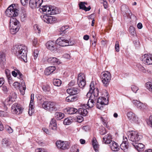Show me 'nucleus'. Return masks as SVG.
Instances as JSON below:
<instances>
[{
	"label": "nucleus",
	"mask_w": 152,
	"mask_h": 152,
	"mask_svg": "<svg viewBox=\"0 0 152 152\" xmlns=\"http://www.w3.org/2000/svg\"><path fill=\"white\" fill-rule=\"evenodd\" d=\"M90 90L86 95L89 99L86 106L88 108L93 107L94 105V101L97 98L98 95V89L94 88V83L91 82L90 85Z\"/></svg>",
	"instance_id": "f257e3e1"
},
{
	"label": "nucleus",
	"mask_w": 152,
	"mask_h": 152,
	"mask_svg": "<svg viewBox=\"0 0 152 152\" xmlns=\"http://www.w3.org/2000/svg\"><path fill=\"white\" fill-rule=\"evenodd\" d=\"M13 52L18 57L22 59L25 62L27 61V48L23 45H15L13 47Z\"/></svg>",
	"instance_id": "f03ea898"
},
{
	"label": "nucleus",
	"mask_w": 152,
	"mask_h": 152,
	"mask_svg": "<svg viewBox=\"0 0 152 152\" xmlns=\"http://www.w3.org/2000/svg\"><path fill=\"white\" fill-rule=\"evenodd\" d=\"M10 32L11 34H16L19 29V23L15 18H12L10 19Z\"/></svg>",
	"instance_id": "7ed1b4c3"
},
{
	"label": "nucleus",
	"mask_w": 152,
	"mask_h": 152,
	"mask_svg": "<svg viewBox=\"0 0 152 152\" xmlns=\"http://www.w3.org/2000/svg\"><path fill=\"white\" fill-rule=\"evenodd\" d=\"M56 103L53 102L45 101L42 104L43 108L48 110L50 113H53L58 110Z\"/></svg>",
	"instance_id": "20e7f679"
},
{
	"label": "nucleus",
	"mask_w": 152,
	"mask_h": 152,
	"mask_svg": "<svg viewBox=\"0 0 152 152\" xmlns=\"http://www.w3.org/2000/svg\"><path fill=\"white\" fill-rule=\"evenodd\" d=\"M100 78L104 86L107 87L109 85L110 81L111 76L109 72L105 71L101 73Z\"/></svg>",
	"instance_id": "39448f33"
},
{
	"label": "nucleus",
	"mask_w": 152,
	"mask_h": 152,
	"mask_svg": "<svg viewBox=\"0 0 152 152\" xmlns=\"http://www.w3.org/2000/svg\"><path fill=\"white\" fill-rule=\"evenodd\" d=\"M14 6H15L14 4L10 5L5 11L6 15L10 18H15V17L18 15V10L14 8Z\"/></svg>",
	"instance_id": "423d86ee"
},
{
	"label": "nucleus",
	"mask_w": 152,
	"mask_h": 152,
	"mask_svg": "<svg viewBox=\"0 0 152 152\" xmlns=\"http://www.w3.org/2000/svg\"><path fill=\"white\" fill-rule=\"evenodd\" d=\"M127 134H128V137L129 140L134 142H137L141 139V136L139 135L135 131L129 132Z\"/></svg>",
	"instance_id": "0eeeda50"
},
{
	"label": "nucleus",
	"mask_w": 152,
	"mask_h": 152,
	"mask_svg": "<svg viewBox=\"0 0 152 152\" xmlns=\"http://www.w3.org/2000/svg\"><path fill=\"white\" fill-rule=\"evenodd\" d=\"M70 40L65 39L63 37L58 38L56 40V44L59 45L64 47L67 46L69 45H72L74 44V43H72L71 42H70Z\"/></svg>",
	"instance_id": "6e6552de"
},
{
	"label": "nucleus",
	"mask_w": 152,
	"mask_h": 152,
	"mask_svg": "<svg viewBox=\"0 0 152 152\" xmlns=\"http://www.w3.org/2000/svg\"><path fill=\"white\" fill-rule=\"evenodd\" d=\"M23 109L20 105L18 103H15L11 107V111L13 114H19L22 113Z\"/></svg>",
	"instance_id": "1a4fd4ad"
},
{
	"label": "nucleus",
	"mask_w": 152,
	"mask_h": 152,
	"mask_svg": "<svg viewBox=\"0 0 152 152\" xmlns=\"http://www.w3.org/2000/svg\"><path fill=\"white\" fill-rule=\"evenodd\" d=\"M141 60L145 65H149L152 64V55L145 54L142 56Z\"/></svg>",
	"instance_id": "9d476101"
},
{
	"label": "nucleus",
	"mask_w": 152,
	"mask_h": 152,
	"mask_svg": "<svg viewBox=\"0 0 152 152\" xmlns=\"http://www.w3.org/2000/svg\"><path fill=\"white\" fill-rule=\"evenodd\" d=\"M77 84L79 87L80 88L84 87L86 84L85 77L83 74H79L78 76Z\"/></svg>",
	"instance_id": "9b49d317"
},
{
	"label": "nucleus",
	"mask_w": 152,
	"mask_h": 152,
	"mask_svg": "<svg viewBox=\"0 0 152 152\" xmlns=\"http://www.w3.org/2000/svg\"><path fill=\"white\" fill-rule=\"evenodd\" d=\"M108 103V100L104 97H100L98 99L96 103L97 107L100 109L103 108V105L107 104Z\"/></svg>",
	"instance_id": "f8f14e48"
},
{
	"label": "nucleus",
	"mask_w": 152,
	"mask_h": 152,
	"mask_svg": "<svg viewBox=\"0 0 152 152\" xmlns=\"http://www.w3.org/2000/svg\"><path fill=\"white\" fill-rule=\"evenodd\" d=\"M16 95L14 92L10 94L9 97L7 98L4 101V104L6 105L10 106L15 101L16 99Z\"/></svg>",
	"instance_id": "ddd939ff"
},
{
	"label": "nucleus",
	"mask_w": 152,
	"mask_h": 152,
	"mask_svg": "<svg viewBox=\"0 0 152 152\" xmlns=\"http://www.w3.org/2000/svg\"><path fill=\"white\" fill-rule=\"evenodd\" d=\"M56 144L58 148L62 150L68 149L70 147L69 144L66 141L59 140L57 141Z\"/></svg>",
	"instance_id": "4468645a"
},
{
	"label": "nucleus",
	"mask_w": 152,
	"mask_h": 152,
	"mask_svg": "<svg viewBox=\"0 0 152 152\" xmlns=\"http://www.w3.org/2000/svg\"><path fill=\"white\" fill-rule=\"evenodd\" d=\"M47 14L41 16L42 20L48 23H54L56 20V18L53 16H48Z\"/></svg>",
	"instance_id": "2eb2a0df"
},
{
	"label": "nucleus",
	"mask_w": 152,
	"mask_h": 152,
	"mask_svg": "<svg viewBox=\"0 0 152 152\" xmlns=\"http://www.w3.org/2000/svg\"><path fill=\"white\" fill-rule=\"evenodd\" d=\"M46 45L47 48L51 51H55L57 50L56 43L53 41H49L46 43Z\"/></svg>",
	"instance_id": "dca6fc26"
},
{
	"label": "nucleus",
	"mask_w": 152,
	"mask_h": 152,
	"mask_svg": "<svg viewBox=\"0 0 152 152\" xmlns=\"http://www.w3.org/2000/svg\"><path fill=\"white\" fill-rule=\"evenodd\" d=\"M34 94H32L31 95L30 102L29 105L28 113L30 115H31L34 112Z\"/></svg>",
	"instance_id": "f3484780"
},
{
	"label": "nucleus",
	"mask_w": 152,
	"mask_h": 152,
	"mask_svg": "<svg viewBox=\"0 0 152 152\" xmlns=\"http://www.w3.org/2000/svg\"><path fill=\"white\" fill-rule=\"evenodd\" d=\"M86 106H87L86 104H83L80 107L78 110L79 113L83 116H86L88 113L87 110L88 108Z\"/></svg>",
	"instance_id": "a211bd4d"
},
{
	"label": "nucleus",
	"mask_w": 152,
	"mask_h": 152,
	"mask_svg": "<svg viewBox=\"0 0 152 152\" xmlns=\"http://www.w3.org/2000/svg\"><path fill=\"white\" fill-rule=\"evenodd\" d=\"M123 140H124L121 144L120 147L121 149L124 151H127L129 146L127 142L128 140L126 137H125L124 138V137H123Z\"/></svg>",
	"instance_id": "6ab92c4d"
},
{
	"label": "nucleus",
	"mask_w": 152,
	"mask_h": 152,
	"mask_svg": "<svg viewBox=\"0 0 152 152\" xmlns=\"http://www.w3.org/2000/svg\"><path fill=\"white\" fill-rule=\"evenodd\" d=\"M132 102L134 105L140 110L143 109L146 107V105L140 101L134 100Z\"/></svg>",
	"instance_id": "aec40b11"
},
{
	"label": "nucleus",
	"mask_w": 152,
	"mask_h": 152,
	"mask_svg": "<svg viewBox=\"0 0 152 152\" xmlns=\"http://www.w3.org/2000/svg\"><path fill=\"white\" fill-rule=\"evenodd\" d=\"M47 61L48 63L53 64H59L61 63L59 59L55 57L49 58L47 60Z\"/></svg>",
	"instance_id": "412c9836"
},
{
	"label": "nucleus",
	"mask_w": 152,
	"mask_h": 152,
	"mask_svg": "<svg viewBox=\"0 0 152 152\" xmlns=\"http://www.w3.org/2000/svg\"><path fill=\"white\" fill-rule=\"evenodd\" d=\"M79 91V90L77 88H68L67 90V93L72 95L77 94Z\"/></svg>",
	"instance_id": "4be33fe9"
},
{
	"label": "nucleus",
	"mask_w": 152,
	"mask_h": 152,
	"mask_svg": "<svg viewBox=\"0 0 152 152\" xmlns=\"http://www.w3.org/2000/svg\"><path fill=\"white\" fill-rule=\"evenodd\" d=\"M87 3L85 2H81L79 4V6L80 9H82L86 11H88L90 10L91 7L90 6L88 7H87L85 5H87Z\"/></svg>",
	"instance_id": "5701e85b"
},
{
	"label": "nucleus",
	"mask_w": 152,
	"mask_h": 152,
	"mask_svg": "<svg viewBox=\"0 0 152 152\" xmlns=\"http://www.w3.org/2000/svg\"><path fill=\"white\" fill-rule=\"evenodd\" d=\"M127 115L129 120L133 122H136V120L137 118L135 116V114L132 112H128L127 113Z\"/></svg>",
	"instance_id": "b1692460"
},
{
	"label": "nucleus",
	"mask_w": 152,
	"mask_h": 152,
	"mask_svg": "<svg viewBox=\"0 0 152 152\" xmlns=\"http://www.w3.org/2000/svg\"><path fill=\"white\" fill-rule=\"evenodd\" d=\"M56 69V68L54 66L48 67L46 69L45 71V73L46 75H49L52 73Z\"/></svg>",
	"instance_id": "393cba45"
},
{
	"label": "nucleus",
	"mask_w": 152,
	"mask_h": 152,
	"mask_svg": "<svg viewBox=\"0 0 152 152\" xmlns=\"http://www.w3.org/2000/svg\"><path fill=\"white\" fill-rule=\"evenodd\" d=\"M52 7L51 6H49L47 5H45L42 6L40 9L43 12H47V14L50 15Z\"/></svg>",
	"instance_id": "a878e982"
},
{
	"label": "nucleus",
	"mask_w": 152,
	"mask_h": 152,
	"mask_svg": "<svg viewBox=\"0 0 152 152\" xmlns=\"http://www.w3.org/2000/svg\"><path fill=\"white\" fill-rule=\"evenodd\" d=\"M132 144L135 148L138 151H142L144 147V145L141 143H137V142H133Z\"/></svg>",
	"instance_id": "bb28decb"
},
{
	"label": "nucleus",
	"mask_w": 152,
	"mask_h": 152,
	"mask_svg": "<svg viewBox=\"0 0 152 152\" xmlns=\"http://www.w3.org/2000/svg\"><path fill=\"white\" fill-rule=\"evenodd\" d=\"M112 142L111 136L109 134L105 135L103 138V142L105 144L110 143Z\"/></svg>",
	"instance_id": "cd10ccee"
},
{
	"label": "nucleus",
	"mask_w": 152,
	"mask_h": 152,
	"mask_svg": "<svg viewBox=\"0 0 152 152\" xmlns=\"http://www.w3.org/2000/svg\"><path fill=\"white\" fill-rule=\"evenodd\" d=\"M110 144V147L113 151H117L119 149V145L117 143L114 141H112Z\"/></svg>",
	"instance_id": "c85d7f7f"
},
{
	"label": "nucleus",
	"mask_w": 152,
	"mask_h": 152,
	"mask_svg": "<svg viewBox=\"0 0 152 152\" xmlns=\"http://www.w3.org/2000/svg\"><path fill=\"white\" fill-rule=\"evenodd\" d=\"M121 11L123 15H127L129 14V10L127 6L126 5L123 4L121 5Z\"/></svg>",
	"instance_id": "c756f323"
},
{
	"label": "nucleus",
	"mask_w": 152,
	"mask_h": 152,
	"mask_svg": "<svg viewBox=\"0 0 152 152\" xmlns=\"http://www.w3.org/2000/svg\"><path fill=\"white\" fill-rule=\"evenodd\" d=\"M50 129L54 130H56L57 128V124L56 123V120L54 118L52 119L50 122L49 125Z\"/></svg>",
	"instance_id": "7c9ffc66"
},
{
	"label": "nucleus",
	"mask_w": 152,
	"mask_h": 152,
	"mask_svg": "<svg viewBox=\"0 0 152 152\" xmlns=\"http://www.w3.org/2000/svg\"><path fill=\"white\" fill-rule=\"evenodd\" d=\"M77 99V96H74L73 95H71L66 97V101L68 102H72L76 101Z\"/></svg>",
	"instance_id": "2f4dec72"
},
{
	"label": "nucleus",
	"mask_w": 152,
	"mask_h": 152,
	"mask_svg": "<svg viewBox=\"0 0 152 152\" xmlns=\"http://www.w3.org/2000/svg\"><path fill=\"white\" fill-rule=\"evenodd\" d=\"M92 143L93 147L95 152H98L99 145L95 137L93 138Z\"/></svg>",
	"instance_id": "473e14b6"
},
{
	"label": "nucleus",
	"mask_w": 152,
	"mask_h": 152,
	"mask_svg": "<svg viewBox=\"0 0 152 152\" xmlns=\"http://www.w3.org/2000/svg\"><path fill=\"white\" fill-rule=\"evenodd\" d=\"M66 111L68 114H72L76 113L78 110L75 108L71 107L67 108Z\"/></svg>",
	"instance_id": "72a5a7b5"
},
{
	"label": "nucleus",
	"mask_w": 152,
	"mask_h": 152,
	"mask_svg": "<svg viewBox=\"0 0 152 152\" xmlns=\"http://www.w3.org/2000/svg\"><path fill=\"white\" fill-rule=\"evenodd\" d=\"M55 117L58 120H61L64 117V114L59 112H57L55 114Z\"/></svg>",
	"instance_id": "f704fd0d"
},
{
	"label": "nucleus",
	"mask_w": 152,
	"mask_h": 152,
	"mask_svg": "<svg viewBox=\"0 0 152 152\" xmlns=\"http://www.w3.org/2000/svg\"><path fill=\"white\" fill-rule=\"evenodd\" d=\"M22 85V86H20L19 89L20 90L21 94L22 95H23L25 94V90L26 89V86L25 85L24 83H23L22 82H21Z\"/></svg>",
	"instance_id": "c9c22d12"
},
{
	"label": "nucleus",
	"mask_w": 152,
	"mask_h": 152,
	"mask_svg": "<svg viewBox=\"0 0 152 152\" xmlns=\"http://www.w3.org/2000/svg\"><path fill=\"white\" fill-rule=\"evenodd\" d=\"M60 12V10L57 7H52L50 15H54L58 14Z\"/></svg>",
	"instance_id": "e433bc0d"
},
{
	"label": "nucleus",
	"mask_w": 152,
	"mask_h": 152,
	"mask_svg": "<svg viewBox=\"0 0 152 152\" xmlns=\"http://www.w3.org/2000/svg\"><path fill=\"white\" fill-rule=\"evenodd\" d=\"M53 83L56 86H59L61 84V82L59 79H54L53 80Z\"/></svg>",
	"instance_id": "4c0bfd02"
},
{
	"label": "nucleus",
	"mask_w": 152,
	"mask_h": 152,
	"mask_svg": "<svg viewBox=\"0 0 152 152\" xmlns=\"http://www.w3.org/2000/svg\"><path fill=\"white\" fill-rule=\"evenodd\" d=\"M145 86L152 93V82H147L145 84Z\"/></svg>",
	"instance_id": "58836bf2"
},
{
	"label": "nucleus",
	"mask_w": 152,
	"mask_h": 152,
	"mask_svg": "<svg viewBox=\"0 0 152 152\" xmlns=\"http://www.w3.org/2000/svg\"><path fill=\"white\" fill-rule=\"evenodd\" d=\"M29 5L30 7L32 9L37 7V5L36 4L35 0H30Z\"/></svg>",
	"instance_id": "ea45409f"
},
{
	"label": "nucleus",
	"mask_w": 152,
	"mask_h": 152,
	"mask_svg": "<svg viewBox=\"0 0 152 152\" xmlns=\"http://www.w3.org/2000/svg\"><path fill=\"white\" fill-rule=\"evenodd\" d=\"M27 16L25 12H22L20 15V19L22 22H24L26 20Z\"/></svg>",
	"instance_id": "a19ab883"
},
{
	"label": "nucleus",
	"mask_w": 152,
	"mask_h": 152,
	"mask_svg": "<svg viewBox=\"0 0 152 152\" xmlns=\"http://www.w3.org/2000/svg\"><path fill=\"white\" fill-rule=\"evenodd\" d=\"M129 30L131 34L133 36L136 35V32L134 28L132 26H130L129 27Z\"/></svg>",
	"instance_id": "79ce46f5"
},
{
	"label": "nucleus",
	"mask_w": 152,
	"mask_h": 152,
	"mask_svg": "<svg viewBox=\"0 0 152 152\" xmlns=\"http://www.w3.org/2000/svg\"><path fill=\"white\" fill-rule=\"evenodd\" d=\"M43 91L45 92H48L50 91V86L48 85H43L42 87Z\"/></svg>",
	"instance_id": "37998d69"
},
{
	"label": "nucleus",
	"mask_w": 152,
	"mask_h": 152,
	"mask_svg": "<svg viewBox=\"0 0 152 152\" xmlns=\"http://www.w3.org/2000/svg\"><path fill=\"white\" fill-rule=\"evenodd\" d=\"M137 66L138 68V69L140 71L143 72H146V70L141 65L139 64H137Z\"/></svg>",
	"instance_id": "c03bdc74"
},
{
	"label": "nucleus",
	"mask_w": 152,
	"mask_h": 152,
	"mask_svg": "<svg viewBox=\"0 0 152 152\" xmlns=\"http://www.w3.org/2000/svg\"><path fill=\"white\" fill-rule=\"evenodd\" d=\"M72 122L71 120L69 118H66L64 119L63 123L64 125H69L72 123Z\"/></svg>",
	"instance_id": "a18cd8bd"
},
{
	"label": "nucleus",
	"mask_w": 152,
	"mask_h": 152,
	"mask_svg": "<svg viewBox=\"0 0 152 152\" xmlns=\"http://www.w3.org/2000/svg\"><path fill=\"white\" fill-rule=\"evenodd\" d=\"M2 144L5 146H8L9 145V142L7 139L4 138L2 140Z\"/></svg>",
	"instance_id": "49530a36"
},
{
	"label": "nucleus",
	"mask_w": 152,
	"mask_h": 152,
	"mask_svg": "<svg viewBox=\"0 0 152 152\" xmlns=\"http://www.w3.org/2000/svg\"><path fill=\"white\" fill-rule=\"evenodd\" d=\"M18 73V78L19 79L21 80L23 82V74L20 72L18 69L15 70Z\"/></svg>",
	"instance_id": "de8ad7c7"
},
{
	"label": "nucleus",
	"mask_w": 152,
	"mask_h": 152,
	"mask_svg": "<svg viewBox=\"0 0 152 152\" xmlns=\"http://www.w3.org/2000/svg\"><path fill=\"white\" fill-rule=\"evenodd\" d=\"M34 29L35 31V32L39 34L40 32V29L39 28L38 25L35 24L34 26Z\"/></svg>",
	"instance_id": "09e8293b"
},
{
	"label": "nucleus",
	"mask_w": 152,
	"mask_h": 152,
	"mask_svg": "<svg viewBox=\"0 0 152 152\" xmlns=\"http://www.w3.org/2000/svg\"><path fill=\"white\" fill-rule=\"evenodd\" d=\"M35 3L37 5V7L38 8L40 7L43 2V0H36Z\"/></svg>",
	"instance_id": "8fccbe9b"
},
{
	"label": "nucleus",
	"mask_w": 152,
	"mask_h": 152,
	"mask_svg": "<svg viewBox=\"0 0 152 152\" xmlns=\"http://www.w3.org/2000/svg\"><path fill=\"white\" fill-rule=\"evenodd\" d=\"M8 113L7 112L0 111V116L1 117H6L7 116Z\"/></svg>",
	"instance_id": "3c124183"
},
{
	"label": "nucleus",
	"mask_w": 152,
	"mask_h": 152,
	"mask_svg": "<svg viewBox=\"0 0 152 152\" xmlns=\"http://www.w3.org/2000/svg\"><path fill=\"white\" fill-rule=\"evenodd\" d=\"M5 72L7 78H9L10 77H11L10 72L9 69H6L5 70Z\"/></svg>",
	"instance_id": "603ef678"
},
{
	"label": "nucleus",
	"mask_w": 152,
	"mask_h": 152,
	"mask_svg": "<svg viewBox=\"0 0 152 152\" xmlns=\"http://www.w3.org/2000/svg\"><path fill=\"white\" fill-rule=\"evenodd\" d=\"M131 89L133 92L136 93L137 91L139 90V88L136 86L132 85L131 86Z\"/></svg>",
	"instance_id": "864d4df0"
},
{
	"label": "nucleus",
	"mask_w": 152,
	"mask_h": 152,
	"mask_svg": "<svg viewBox=\"0 0 152 152\" xmlns=\"http://www.w3.org/2000/svg\"><path fill=\"white\" fill-rule=\"evenodd\" d=\"M32 44L34 46L37 47L38 45L37 39V38H34L32 40Z\"/></svg>",
	"instance_id": "5fc2aeb1"
},
{
	"label": "nucleus",
	"mask_w": 152,
	"mask_h": 152,
	"mask_svg": "<svg viewBox=\"0 0 152 152\" xmlns=\"http://www.w3.org/2000/svg\"><path fill=\"white\" fill-rule=\"evenodd\" d=\"M5 58L4 54L2 52H0V64H1Z\"/></svg>",
	"instance_id": "6e6d98bb"
},
{
	"label": "nucleus",
	"mask_w": 152,
	"mask_h": 152,
	"mask_svg": "<svg viewBox=\"0 0 152 152\" xmlns=\"http://www.w3.org/2000/svg\"><path fill=\"white\" fill-rule=\"evenodd\" d=\"M115 49L116 51L118 52L119 51V42L118 41H116L115 42Z\"/></svg>",
	"instance_id": "4d7b16f0"
},
{
	"label": "nucleus",
	"mask_w": 152,
	"mask_h": 152,
	"mask_svg": "<svg viewBox=\"0 0 152 152\" xmlns=\"http://www.w3.org/2000/svg\"><path fill=\"white\" fill-rule=\"evenodd\" d=\"M147 123L152 126V115L150 116L149 119L147 121Z\"/></svg>",
	"instance_id": "13d9d810"
},
{
	"label": "nucleus",
	"mask_w": 152,
	"mask_h": 152,
	"mask_svg": "<svg viewBox=\"0 0 152 152\" xmlns=\"http://www.w3.org/2000/svg\"><path fill=\"white\" fill-rule=\"evenodd\" d=\"M29 0H20L21 4L23 6H25L28 3Z\"/></svg>",
	"instance_id": "bf43d9fd"
},
{
	"label": "nucleus",
	"mask_w": 152,
	"mask_h": 152,
	"mask_svg": "<svg viewBox=\"0 0 152 152\" xmlns=\"http://www.w3.org/2000/svg\"><path fill=\"white\" fill-rule=\"evenodd\" d=\"M7 129V132L9 133H11L13 132V130L10 126H8Z\"/></svg>",
	"instance_id": "052dcab7"
},
{
	"label": "nucleus",
	"mask_w": 152,
	"mask_h": 152,
	"mask_svg": "<svg viewBox=\"0 0 152 152\" xmlns=\"http://www.w3.org/2000/svg\"><path fill=\"white\" fill-rule=\"evenodd\" d=\"M36 152H46L45 150L43 148H39L37 149L35 151Z\"/></svg>",
	"instance_id": "680f3d73"
},
{
	"label": "nucleus",
	"mask_w": 152,
	"mask_h": 152,
	"mask_svg": "<svg viewBox=\"0 0 152 152\" xmlns=\"http://www.w3.org/2000/svg\"><path fill=\"white\" fill-rule=\"evenodd\" d=\"M38 56V51L37 50H35L34 53V59H36L37 58Z\"/></svg>",
	"instance_id": "e2e57ef3"
},
{
	"label": "nucleus",
	"mask_w": 152,
	"mask_h": 152,
	"mask_svg": "<svg viewBox=\"0 0 152 152\" xmlns=\"http://www.w3.org/2000/svg\"><path fill=\"white\" fill-rule=\"evenodd\" d=\"M20 83H18L17 82H15L13 84V86L15 88H16L17 87H18V88H19V87H20Z\"/></svg>",
	"instance_id": "0e129e2a"
},
{
	"label": "nucleus",
	"mask_w": 152,
	"mask_h": 152,
	"mask_svg": "<svg viewBox=\"0 0 152 152\" xmlns=\"http://www.w3.org/2000/svg\"><path fill=\"white\" fill-rule=\"evenodd\" d=\"M75 83V81L74 80H72L69 83V86H72L74 85Z\"/></svg>",
	"instance_id": "69168bd1"
},
{
	"label": "nucleus",
	"mask_w": 152,
	"mask_h": 152,
	"mask_svg": "<svg viewBox=\"0 0 152 152\" xmlns=\"http://www.w3.org/2000/svg\"><path fill=\"white\" fill-rule=\"evenodd\" d=\"M7 79L8 80L9 83L10 85L13 83V81L12 80L11 77H10L9 78H7Z\"/></svg>",
	"instance_id": "338daca9"
},
{
	"label": "nucleus",
	"mask_w": 152,
	"mask_h": 152,
	"mask_svg": "<svg viewBox=\"0 0 152 152\" xmlns=\"http://www.w3.org/2000/svg\"><path fill=\"white\" fill-rule=\"evenodd\" d=\"M12 74L13 76L15 77L17 76L18 73L17 71L16 72L15 71H13L12 72Z\"/></svg>",
	"instance_id": "774afa93"
}]
</instances>
